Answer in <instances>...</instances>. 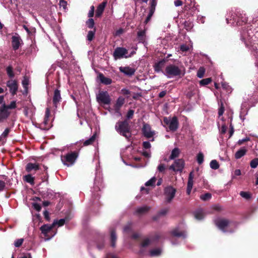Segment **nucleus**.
<instances>
[{"label": "nucleus", "instance_id": "obj_20", "mask_svg": "<svg viewBox=\"0 0 258 258\" xmlns=\"http://www.w3.org/2000/svg\"><path fill=\"white\" fill-rule=\"evenodd\" d=\"M180 153V151L179 148H174L171 153V154L169 157L168 160L165 159V161L168 162L169 160H174L176 158L178 157Z\"/></svg>", "mask_w": 258, "mask_h": 258}, {"label": "nucleus", "instance_id": "obj_51", "mask_svg": "<svg viewBox=\"0 0 258 258\" xmlns=\"http://www.w3.org/2000/svg\"><path fill=\"white\" fill-rule=\"evenodd\" d=\"M6 188V183L4 181L0 180V192L3 191Z\"/></svg>", "mask_w": 258, "mask_h": 258}, {"label": "nucleus", "instance_id": "obj_8", "mask_svg": "<svg viewBox=\"0 0 258 258\" xmlns=\"http://www.w3.org/2000/svg\"><path fill=\"white\" fill-rule=\"evenodd\" d=\"M184 167V161L182 159H178L174 160V163L171 165L169 169L174 172H182Z\"/></svg>", "mask_w": 258, "mask_h": 258}, {"label": "nucleus", "instance_id": "obj_3", "mask_svg": "<svg viewBox=\"0 0 258 258\" xmlns=\"http://www.w3.org/2000/svg\"><path fill=\"white\" fill-rule=\"evenodd\" d=\"M164 75L168 78H171L173 77L183 76L185 74L184 70L182 67H179L174 64H169L166 67Z\"/></svg>", "mask_w": 258, "mask_h": 258}, {"label": "nucleus", "instance_id": "obj_38", "mask_svg": "<svg viewBox=\"0 0 258 258\" xmlns=\"http://www.w3.org/2000/svg\"><path fill=\"white\" fill-rule=\"evenodd\" d=\"M205 73V69L203 67L200 68L197 72V77L199 78H202L204 76Z\"/></svg>", "mask_w": 258, "mask_h": 258}, {"label": "nucleus", "instance_id": "obj_1", "mask_svg": "<svg viewBox=\"0 0 258 258\" xmlns=\"http://www.w3.org/2000/svg\"><path fill=\"white\" fill-rule=\"evenodd\" d=\"M115 131L120 135L129 139L131 137V128L127 120L118 121L115 125Z\"/></svg>", "mask_w": 258, "mask_h": 258}, {"label": "nucleus", "instance_id": "obj_4", "mask_svg": "<svg viewBox=\"0 0 258 258\" xmlns=\"http://www.w3.org/2000/svg\"><path fill=\"white\" fill-rule=\"evenodd\" d=\"M227 23L235 25H242L243 23H246L247 18L244 14L237 13L232 14L230 18H226Z\"/></svg>", "mask_w": 258, "mask_h": 258}, {"label": "nucleus", "instance_id": "obj_28", "mask_svg": "<svg viewBox=\"0 0 258 258\" xmlns=\"http://www.w3.org/2000/svg\"><path fill=\"white\" fill-rule=\"evenodd\" d=\"M246 149L244 148H242L238 150L235 154V157L236 159H240L243 157L246 153Z\"/></svg>", "mask_w": 258, "mask_h": 258}, {"label": "nucleus", "instance_id": "obj_34", "mask_svg": "<svg viewBox=\"0 0 258 258\" xmlns=\"http://www.w3.org/2000/svg\"><path fill=\"white\" fill-rule=\"evenodd\" d=\"M168 211V208H164V209H163L162 210H161L158 213L156 217H154V219L155 220H157L158 219V217H159L160 216H164L165 215L167 212Z\"/></svg>", "mask_w": 258, "mask_h": 258}, {"label": "nucleus", "instance_id": "obj_18", "mask_svg": "<svg viewBox=\"0 0 258 258\" xmlns=\"http://www.w3.org/2000/svg\"><path fill=\"white\" fill-rule=\"evenodd\" d=\"M193 179H194V174H193L192 172H191L189 173V176H188L187 190H186L187 194L188 195H190L191 189H192V186H193V184H194Z\"/></svg>", "mask_w": 258, "mask_h": 258}, {"label": "nucleus", "instance_id": "obj_16", "mask_svg": "<svg viewBox=\"0 0 258 258\" xmlns=\"http://www.w3.org/2000/svg\"><path fill=\"white\" fill-rule=\"evenodd\" d=\"M173 236L177 237H182L183 239L186 237V232L184 230H180L177 228L171 231Z\"/></svg>", "mask_w": 258, "mask_h": 258}, {"label": "nucleus", "instance_id": "obj_56", "mask_svg": "<svg viewBox=\"0 0 258 258\" xmlns=\"http://www.w3.org/2000/svg\"><path fill=\"white\" fill-rule=\"evenodd\" d=\"M33 207L38 212L40 211L41 209L40 205L36 203L33 204Z\"/></svg>", "mask_w": 258, "mask_h": 258}, {"label": "nucleus", "instance_id": "obj_32", "mask_svg": "<svg viewBox=\"0 0 258 258\" xmlns=\"http://www.w3.org/2000/svg\"><path fill=\"white\" fill-rule=\"evenodd\" d=\"M162 253V250L160 248H156L150 250V254L152 256H158Z\"/></svg>", "mask_w": 258, "mask_h": 258}, {"label": "nucleus", "instance_id": "obj_11", "mask_svg": "<svg viewBox=\"0 0 258 258\" xmlns=\"http://www.w3.org/2000/svg\"><path fill=\"white\" fill-rule=\"evenodd\" d=\"M10 114V112L7 108L5 104L0 106V122L6 119L9 116Z\"/></svg>", "mask_w": 258, "mask_h": 258}, {"label": "nucleus", "instance_id": "obj_7", "mask_svg": "<svg viewBox=\"0 0 258 258\" xmlns=\"http://www.w3.org/2000/svg\"><path fill=\"white\" fill-rule=\"evenodd\" d=\"M113 56L114 58L116 60L124 57H130L131 56V55H128V51L126 48L124 47H118L114 50Z\"/></svg>", "mask_w": 258, "mask_h": 258}, {"label": "nucleus", "instance_id": "obj_42", "mask_svg": "<svg viewBox=\"0 0 258 258\" xmlns=\"http://www.w3.org/2000/svg\"><path fill=\"white\" fill-rule=\"evenodd\" d=\"M23 241V238L18 239L15 241L14 244L16 247H19L22 245Z\"/></svg>", "mask_w": 258, "mask_h": 258}, {"label": "nucleus", "instance_id": "obj_61", "mask_svg": "<svg viewBox=\"0 0 258 258\" xmlns=\"http://www.w3.org/2000/svg\"><path fill=\"white\" fill-rule=\"evenodd\" d=\"M143 146L144 148L146 149H149L151 147V144L148 141L144 142L143 143Z\"/></svg>", "mask_w": 258, "mask_h": 258}, {"label": "nucleus", "instance_id": "obj_12", "mask_svg": "<svg viewBox=\"0 0 258 258\" xmlns=\"http://www.w3.org/2000/svg\"><path fill=\"white\" fill-rule=\"evenodd\" d=\"M125 102V99L122 96L118 97L114 105V110L119 116L121 115L120 112V109Z\"/></svg>", "mask_w": 258, "mask_h": 258}, {"label": "nucleus", "instance_id": "obj_10", "mask_svg": "<svg viewBox=\"0 0 258 258\" xmlns=\"http://www.w3.org/2000/svg\"><path fill=\"white\" fill-rule=\"evenodd\" d=\"M97 100L99 103L108 105L111 102V98L107 91H101L97 95Z\"/></svg>", "mask_w": 258, "mask_h": 258}, {"label": "nucleus", "instance_id": "obj_50", "mask_svg": "<svg viewBox=\"0 0 258 258\" xmlns=\"http://www.w3.org/2000/svg\"><path fill=\"white\" fill-rule=\"evenodd\" d=\"M6 107L8 109H15L16 107V102L15 101H13L9 105H6Z\"/></svg>", "mask_w": 258, "mask_h": 258}, {"label": "nucleus", "instance_id": "obj_31", "mask_svg": "<svg viewBox=\"0 0 258 258\" xmlns=\"http://www.w3.org/2000/svg\"><path fill=\"white\" fill-rule=\"evenodd\" d=\"M149 209V207L144 206L138 208L136 211V212L138 214H142L147 212Z\"/></svg>", "mask_w": 258, "mask_h": 258}, {"label": "nucleus", "instance_id": "obj_39", "mask_svg": "<svg viewBox=\"0 0 258 258\" xmlns=\"http://www.w3.org/2000/svg\"><path fill=\"white\" fill-rule=\"evenodd\" d=\"M212 197V195L210 193H206L204 195H202L200 196V199L204 201H206L209 200Z\"/></svg>", "mask_w": 258, "mask_h": 258}, {"label": "nucleus", "instance_id": "obj_63", "mask_svg": "<svg viewBox=\"0 0 258 258\" xmlns=\"http://www.w3.org/2000/svg\"><path fill=\"white\" fill-rule=\"evenodd\" d=\"M224 111V107L223 106V104L221 103V106L218 110V114L219 116H221L223 115Z\"/></svg>", "mask_w": 258, "mask_h": 258}, {"label": "nucleus", "instance_id": "obj_47", "mask_svg": "<svg viewBox=\"0 0 258 258\" xmlns=\"http://www.w3.org/2000/svg\"><path fill=\"white\" fill-rule=\"evenodd\" d=\"M6 70H7V73L8 76H9V77L13 78L14 77V75L13 73L12 68L11 66H9L7 68Z\"/></svg>", "mask_w": 258, "mask_h": 258}, {"label": "nucleus", "instance_id": "obj_43", "mask_svg": "<svg viewBox=\"0 0 258 258\" xmlns=\"http://www.w3.org/2000/svg\"><path fill=\"white\" fill-rule=\"evenodd\" d=\"M86 25L88 28L92 29L94 26V21L92 18H90L87 22Z\"/></svg>", "mask_w": 258, "mask_h": 258}, {"label": "nucleus", "instance_id": "obj_17", "mask_svg": "<svg viewBox=\"0 0 258 258\" xmlns=\"http://www.w3.org/2000/svg\"><path fill=\"white\" fill-rule=\"evenodd\" d=\"M61 97L60 95V92L58 89H55L54 91L53 96V103L55 107H57L58 104L60 102Z\"/></svg>", "mask_w": 258, "mask_h": 258}, {"label": "nucleus", "instance_id": "obj_54", "mask_svg": "<svg viewBox=\"0 0 258 258\" xmlns=\"http://www.w3.org/2000/svg\"><path fill=\"white\" fill-rule=\"evenodd\" d=\"M10 129L9 128H6L1 135V137L6 138L10 133Z\"/></svg>", "mask_w": 258, "mask_h": 258}, {"label": "nucleus", "instance_id": "obj_22", "mask_svg": "<svg viewBox=\"0 0 258 258\" xmlns=\"http://www.w3.org/2000/svg\"><path fill=\"white\" fill-rule=\"evenodd\" d=\"M39 169V166L38 164L28 163L26 166V170L30 172L33 170L37 171Z\"/></svg>", "mask_w": 258, "mask_h": 258}, {"label": "nucleus", "instance_id": "obj_57", "mask_svg": "<svg viewBox=\"0 0 258 258\" xmlns=\"http://www.w3.org/2000/svg\"><path fill=\"white\" fill-rule=\"evenodd\" d=\"M134 113V111L133 110L130 109L128 111L126 114V118L127 119L132 118L133 116Z\"/></svg>", "mask_w": 258, "mask_h": 258}, {"label": "nucleus", "instance_id": "obj_48", "mask_svg": "<svg viewBox=\"0 0 258 258\" xmlns=\"http://www.w3.org/2000/svg\"><path fill=\"white\" fill-rule=\"evenodd\" d=\"M240 195L243 198L245 199H249L250 198V195L248 192L245 191H241L240 192Z\"/></svg>", "mask_w": 258, "mask_h": 258}, {"label": "nucleus", "instance_id": "obj_5", "mask_svg": "<svg viewBox=\"0 0 258 258\" xmlns=\"http://www.w3.org/2000/svg\"><path fill=\"white\" fill-rule=\"evenodd\" d=\"M77 157V153L75 152H73L64 156H62L61 160L64 165L69 166L74 164Z\"/></svg>", "mask_w": 258, "mask_h": 258}, {"label": "nucleus", "instance_id": "obj_53", "mask_svg": "<svg viewBox=\"0 0 258 258\" xmlns=\"http://www.w3.org/2000/svg\"><path fill=\"white\" fill-rule=\"evenodd\" d=\"M120 93L123 95H127L130 94L131 91L127 89L123 88L121 90Z\"/></svg>", "mask_w": 258, "mask_h": 258}, {"label": "nucleus", "instance_id": "obj_62", "mask_svg": "<svg viewBox=\"0 0 258 258\" xmlns=\"http://www.w3.org/2000/svg\"><path fill=\"white\" fill-rule=\"evenodd\" d=\"M165 169V166L163 164H160L158 166V170L159 172H162L164 171Z\"/></svg>", "mask_w": 258, "mask_h": 258}, {"label": "nucleus", "instance_id": "obj_55", "mask_svg": "<svg viewBox=\"0 0 258 258\" xmlns=\"http://www.w3.org/2000/svg\"><path fill=\"white\" fill-rule=\"evenodd\" d=\"M180 49L183 52H186L188 50L189 47L185 44H182L180 45Z\"/></svg>", "mask_w": 258, "mask_h": 258}, {"label": "nucleus", "instance_id": "obj_58", "mask_svg": "<svg viewBox=\"0 0 258 258\" xmlns=\"http://www.w3.org/2000/svg\"><path fill=\"white\" fill-rule=\"evenodd\" d=\"M94 7L92 6L90 8V10L88 13V17L92 18L94 16Z\"/></svg>", "mask_w": 258, "mask_h": 258}, {"label": "nucleus", "instance_id": "obj_15", "mask_svg": "<svg viewBox=\"0 0 258 258\" xmlns=\"http://www.w3.org/2000/svg\"><path fill=\"white\" fill-rule=\"evenodd\" d=\"M7 85L9 88L10 92L13 95H14L16 93L18 89V86L16 81L10 80L7 82Z\"/></svg>", "mask_w": 258, "mask_h": 258}, {"label": "nucleus", "instance_id": "obj_23", "mask_svg": "<svg viewBox=\"0 0 258 258\" xmlns=\"http://www.w3.org/2000/svg\"><path fill=\"white\" fill-rule=\"evenodd\" d=\"M54 227L53 224L51 225L49 224H44L41 226L40 230L41 231L42 233H43L44 235H46V234Z\"/></svg>", "mask_w": 258, "mask_h": 258}, {"label": "nucleus", "instance_id": "obj_60", "mask_svg": "<svg viewBox=\"0 0 258 258\" xmlns=\"http://www.w3.org/2000/svg\"><path fill=\"white\" fill-rule=\"evenodd\" d=\"M153 14V11L152 10H150L147 17L146 18V19L145 21V23L147 24L150 20V19L152 17Z\"/></svg>", "mask_w": 258, "mask_h": 258}, {"label": "nucleus", "instance_id": "obj_52", "mask_svg": "<svg viewBox=\"0 0 258 258\" xmlns=\"http://www.w3.org/2000/svg\"><path fill=\"white\" fill-rule=\"evenodd\" d=\"M49 115H50L49 109L48 108H47L46 109V111H45V118H44V123L45 124L46 123V122L49 118Z\"/></svg>", "mask_w": 258, "mask_h": 258}, {"label": "nucleus", "instance_id": "obj_26", "mask_svg": "<svg viewBox=\"0 0 258 258\" xmlns=\"http://www.w3.org/2000/svg\"><path fill=\"white\" fill-rule=\"evenodd\" d=\"M194 214L195 218L198 220H202L205 217L204 212L202 209L196 210L194 213Z\"/></svg>", "mask_w": 258, "mask_h": 258}, {"label": "nucleus", "instance_id": "obj_29", "mask_svg": "<svg viewBox=\"0 0 258 258\" xmlns=\"http://www.w3.org/2000/svg\"><path fill=\"white\" fill-rule=\"evenodd\" d=\"M145 34L146 31L145 30L138 31L137 36L140 42H143L145 40Z\"/></svg>", "mask_w": 258, "mask_h": 258}, {"label": "nucleus", "instance_id": "obj_13", "mask_svg": "<svg viewBox=\"0 0 258 258\" xmlns=\"http://www.w3.org/2000/svg\"><path fill=\"white\" fill-rule=\"evenodd\" d=\"M119 70L120 72L123 73L124 75L129 77L134 75L136 72V70L134 68L128 66L120 67H119Z\"/></svg>", "mask_w": 258, "mask_h": 258}, {"label": "nucleus", "instance_id": "obj_9", "mask_svg": "<svg viewBox=\"0 0 258 258\" xmlns=\"http://www.w3.org/2000/svg\"><path fill=\"white\" fill-rule=\"evenodd\" d=\"M176 189L171 186H168L164 188V194L165 201L167 203H170L175 197Z\"/></svg>", "mask_w": 258, "mask_h": 258}, {"label": "nucleus", "instance_id": "obj_27", "mask_svg": "<svg viewBox=\"0 0 258 258\" xmlns=\"http://www.w3.org/2000/svg\"><path fill=\"white\" fill-rule=\"evenodd\" d=\"M110 240L111 245L112 247H114L115 246V243L117 239L116 234L114 230H110Z\"/></svg>", "mask_w": 258, "mask_h": 258}, {"label": "nucleus", "instance_id": "obj_24", "mask_svg": "<svg viewBox=\"0 0 258 258\" xmlns=\"http://www.w3.org/2000/svg\"><path fill=\"white\" fill-rule=\"evenodd\" d=\"M99 78L100 82L104 85H110L112 82V81L110 78L105 77L102 74H99Z\"/></svg>", "mask_w": 258, "mask_h": 258}, {"label": "nucleus", "instance_id": "obj_37", "mask_svg": "<svg viewBox=\"0 0 258 258\" xmlns=\"http://www.w3.org/2000/svg\"><path fill=\"white\" fill-rule=\"evenodd\" d=\"M95 33V29L92 31H89L87 36V40L89 41H91L94 37Z\"/></svg>", "mask_w": 258, "mask_h": 258}, {"label": "nucleus", "instance_id": "obj_14", "mask_svg": "<svg viewBox=\"0 0 258 258\" xmlns=\"http://www.w3.org/2000/svg\"><path fill=\"white\" fill-rule=\"evenodd\" d=\"M143 133L147 138H151L154 135V132L151 130V126L148 124H144L142 128Z\"/></svg>", "mask_w": 258, "mask_h": 258}, {"label": "nucleus", "instance_id": "obj_19", "mask_svg": "<svg viewBox=\"0 0 258 258\" xmlns=\"http://www.w3.org/2000/svg\"><path fill=\"white\" fill-rule=\"evenodd\" d=\"M106 4L107 3L106 2H103L98 5L96 11L95 16L96 17H101L106 7Z\"/></svg>", "mask_w": 258, "mask_h": 258}, {"label": "nucleus", "instance_id": "obj_6", "mask_svg": "<svg viewBox=\"0 0 258 258\" xmlns=\"http://www.w3.org/2000/svg\"><path fill=\"white\" fill-rule=\"evenodd\" d=\"M164 122L168 126L169 129L172 132H175L178 127V121L176 116L172 118L164 117Z\"/></svg>", "mask_w": 258, "mask_h": 258}, {"label": "nucleus", "instance_id": "obj_41", "mask_svg": "<svg viewBox=\"0 0 258 258\" xmlns=\"http://www.w3.org/2000/svg\"><path fill=\"white\" fill-rule=\"evenodd\" d=\"M197 160L199 164L203 163L204 161V155L202 153L200 152L197 156Z\"/></svg>", "mask_w": 258, "mask_h": 258}, {"label": "nucleus", "instance_id": "obj_40", "mask_svg": "<svg viewBox=\"0 0 258 258\" xmlns=\"http://www.w3.org/2000/svg\"><path fill=\"white\" fill-rule=\"evenodd\" d=\"M250 166L252 168H255L258 166V158H255L250 162Z\"/></svg>", "mask_w": 258, "mask_h": 258}, {"label": "nucleus", "instance_id": "obj_36", "mask_svg": "<svg viewBox=\"0 0 258 258\" xmlns=\"http://www.w3.org/2000/svg\"><path fill=\"white\" fill-rule=\"evenodd\" d=\"M96 136L95 135H93L91 137H90L89 139L86 140L84 143V146H88L92 144L95 140Z\"/></svg>", "mask_w": 258, "mask_h": 258}, {"label": "nucleus", "instance_id": "obj_49", "mask_svg": "<svg viewBox=\"0 0 258 258\" xmlns=\"http://www.w3.org/2000/svg\"><path fill=\"white\" fill-rule=\"evenodd\" d=\"M222 86L223 88L226 89L228 92H231V88L226 83H222Z\"/></svg>", "mask_w": 258, "mask_h": 258}, {"label": "nucleus", "instance_id": "obj_33", "mask_svg": "<svg viewBox=\"0 0 258 258\" xmlns=\"http://www.w3.org/2000/svg\"><path fill=\"white\" fill-rule=\"evenodd\" d=\"M65 223V219H60L59 220H54L52 223L54 227L57 225L58 227L62 226Z\"/></svg>", "mask_w": 258, "mask_h": 258}, {"label": "nucleus", "instance_id": "obj_25", "mask_svg": "<svg viewBox=\"0 0 258 258\" xmlns=\"http://www.w3.org/2000/svg\"><path fill=\"white\" fill-rule=\"evenodd\" d=\"M165 60L164 59L156 63L154 65V70L156 72L159 73L162 72V69L164 67Z\"/></svg>", "mask_w": 258, "mask_h": 258}, {"label": "nucleus", "instance_id": "obj_21", "mask_svg": "<svg viewBox=\"0 0 258 258\" xmlns=\"http://www.w3.org/2000/svg\"><path fill=\"white\" fill-rule=\"evenodd\" d=\"M12 46L14 50H17L19 48L20 44L21 39L18 36H13L12 38Z\"/></svg>", "mask_w": 258, "mask_h": 258}, {"label": "nucleus", "instance_id": "obj_30", "mask_svg": "<svg viewBox=\"0 0 258 258\" xmlns=\"http://www.w3.org/2000/svg\"><path fill=\"white\" fill-rule=\"evenodd\" d=\"M24 180L32 185L34 184V178L30 174L25 175L24 176Z\"/></svg>", "mask_w": 258, "mask_h": 258}, {"label": "nucleus", "instance_id": "obj_59", "mask_svg": "<svg viewBox=\"0 0 258 258\" xmlns=\"http://www.w3.org/2000/svg\"><path fill=\"white\" fill-rule=\"evenodd\" d=\"M29 81L26 78H24L22 81V85L25 89H27V86L28 85Z\"/></svg>", "mask_w": 258, "mask_h": 258}, {"label": "nucleus", "instance_id": "obj_45", "mask_svg": "<svg viewBox=\"0 0 258 258\" xmlns=\"http://www.w3.org/2000/svg\"><path fill=\"white\" fill-rule=\"evenodd\" d=\"M211 82V78H206L201 80L200 82V84L201 85H208Z\"/></svg>", "mask_w": 258, "mask_h": 258}, {"label": "nucleus", "instance_id": "obj_44", "mask_svg": "<svg viewBox=\"0 0 258 258\" xmlns=\"http://www.w3.org/2000/svg\"><path fill=\"white\" fill-rule=\"evenodd\" d=\"M155 181H156L155 177H152L150 180H149L148 181H147L145 183V185L146 186H153V185H154Z\"/></svg>", "mask_w": 258, "mask_h": 258}, {"label": "nucleus", "instance_id": "obj_64", "mask_svg": "<svg viewBox=\"0 0 258 258\" xmlns=\"http://www.w3.org/2000/svg\"><path fill=\"white\" fill-rule=\"evenodd\" d=\"M250 139L248 137H246L245 138H243L242 139L239 140L238 141V145H240L242 144L244 142L249 141Z\"/></svg>", "mask_w": 258, "mask_h": 258}, {"label": "nucleus", "instance_id": "obj_35", "mask_svg": "<svg viewBox=\"0 0 258 258\" xmlns=\"http://www.w3.org/2000/svg\"><path fill=\"white\" fill-rule=\"evenodd\" d=\"M210 167L214 170H216L219 168V164L217 160H213L211 161L210 163Z\"/></svg>", "mask_w": 258, "mask_h": 258}, {"label": "nucleus", "instance_id": "obj_2", "mask_svg": "<svg viewBox=\"0 0 258 258\" xmlns=\"http://www.w3.org/2000/svg\"><path fill=\"white\" fill-rule=\"evenodd\" d=\"M217 227L224 233H232L234 231V224L228 220L217 218L214 220Z\"/></svg>", "mask_w": 258, "mask_h": 258}, {"label": "nucleus", "instance_id": "obj_46", "mask_svg": "<svg viewBox=\"0 0 258 258\" xmlns=\"http://www.w3.org/2000/svg\"><path fill=\"white\" fill-rule=\"evenodd\" d=\"M152 240L150 239L149 238H146L145 239L142 243H141V246L142 247H145L147 246H148L152 241Z\"/></svg>", "mask_w": 258, "mask_h": 258}]
</instances>
